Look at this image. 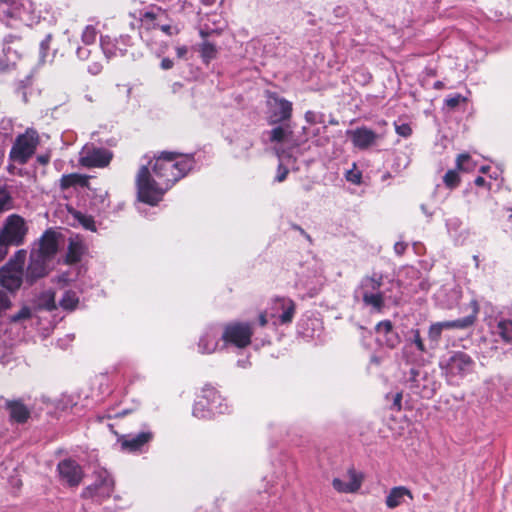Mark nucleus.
<instances>
[{"label": "nucleus", "mask_w": 512, "mask_h": 512, "mask_svg": "<svg viewBox=\"0 0 512 512\" xmlns=\"http://www.w3.org/2000/svg\"><path fill=\"white\" fill-rule=\"evenodd\" d=\"M26 233L27 227L24 219L18 215H10L0 232V236L2 241L19 246L23 243Z\"/></svg>", "instance_id": "nucleus-10"}, {"label": "nucleus", "mask_w": 512, "mask_h": 512, "mask_svg": "<svg viewBox=\"0 0 512 512\" xmlns=\"http://www.w3.org/2000/svg\"><path fill=\"white\" fill-rule=\"evenodd\" d=\"M175 50L178 58H185L186 54L188 53V48L185 45L177 46Z\"/></svg>", "instance_id": "nucleus-54"}, {"label": "nucleus", "mask_w": 512, "mask_h": 512, "mask_svg": "<svg viewBox=\"0 0 512 512\" xmlns=\"http://www.w3.org/2000/svg\"><path fill=\"white\" fill-rule=\"evenodd\" d=\"M92 54L90 46H80L76 50V55L80 60H87Z\"/></svg>", "instance_id": "nucleus-46"}, {"label": "nucleus", "mask_w": 512, "mask_h": 512, "mask_svg": "<svg viewBox=\"0 0 512 512\" xmlns=\"http://www.w3.org/2000/svg\"><path fill=\"white\" fill-rule=\"evenodd\" d=\"M408 383L411 391L422 398L429 399L434 394L433 383L427 377V374L420 370L414 368L410 370Z\"/></svg>", "instance_id": "nucleus-12"}, {"label": "nucleus", "mask_w": 512, "mask_h": 512, "mask_svg": "<svg viewBox=\"0 0 512 512\" xmlns=\"http://www.w3.org/2000/svg\"><path fill=\"white\" fill-rule=\"evenodd\" d=\"M202 2H203L204 4H206V5H209V4L211 3V1H210V0H202Z\"/></svg>", "instance_id": "nucleus-64"}, {"label": "nucleus", "mask_w": 512, "mask_h": 512, "mask_svg": "<svg viewBox=\"0 0 512 512\" xmlns=\"http://www.w3.org/2000/svg\"><path fill=\"white\" fill-rule=\"evenodd\" d=\"M346 135L350 138L353 146L360 150H365L374 145L378 139V135L367 127L347 130Z\"/></svg>", "instance_id": "nucleus-16"}, {"label": "nucleus", "mask_w": 512, "mask_h": 512, "mask_svg": "<svg viewBox=\"0 0 512 512\" xmlns=\"http://www.w3.org/2000/svg\"><path fill=\"white\" fill-rule=\"evenodd\" d=\"M141 25L147 30L155 29L161 22L168 20L167 12L158 6H151L148 10L140 12Z\"/></svg>", "instance_id": "nucleus-21"}, {"label": "nucleus", "mask_w": 512, "mask_h": 512, "mask_svg": "<svg viewBox=\"0 0 512 512\" xmlns=\"http://www.w3.org/2000/svg\"><path fill=\"white\" fill-rule=\"evenodd\" d=\"M153 439L151 431H143L138 434L123 435L119 438L121 449L128 452H141L143 447Z\"/></svg>", "instance_id": "nucleus-15"}, {"label": "nucleus", "mask_w": 512, "mask_h": 512, "mask_svg": "<svg viewBox=\"0 0 512 512\" xmlns=\"http://www.w3.org/2000/svg\"><path fill=\"white\" fill-rule=\"evenodd\" d=\"M346 479L334 478L332 481L333 488L339 493H355L362 485V475L355 470L350 469L345 476Z\"/></svg>", "instance_id": "nucleus-18"}, {"label": "nucleus", "mask_w": 512, "mask_h": 512, "mask_svg": "<svg viewBox=\"0 0 512 512\" xmlns=\"http://www.w3.org/2000/svg\"><path fill=\"white\" fill-rule=\"evenodd\" d=\"M446 226L448 228V231H457L459 227L461 226V221L458 218H451L448 219L446 222Z\"/></svg>", "instance_id": "nucleus-48"}, {"label": "nucleus", "mask_w": 512, "mask_h": 512, "mask_svg": "<svg viewBox=\"0 0 512 512\" xmlns=\"http://www.w3.org/2000/svg\"><path fill=\"white\" fill-rule=\"evenodd\" d=\"M457 168L463 171H471L474 168L471 157L468 154H460L456 161Z\"/></svg>", "instance_id": "nucleus-39"}, {"label": "nucleus", "mask_w": 512, "mask_h": 512, "mask_svg": "<svg viewBox=\"0 0 512 512\" xmlns=\"http://www.w3.org/2000/svg\"><path fill=\"white\" fill-rule=\"evenodd\" d=\"M361 172L356 169H351L347 171L346 173V179L347 181L353 183V184H359L361 182Z\"/></svg>", "instance_id": "nucleus-45"}, {"label": "nucleus", "mask_w": 512, "mask_h": 512, "mask_svg": "<svg viewBox=\"0 0 512 512\" xmlns=\"http://www.w3.org/2000/svg\"><path fill=\"white\" fill-rule=\"evenodd\" d=\"M443 181L448 188H455L459 182V175L455 170H449L443 177Z\"/></svg>", "instance_id": "nucleus-40"}, {"label": "nucleus", "mask_w": 512, "mask_h": 512, "mask_svg": "<svg viewBox=\"0 0 512 512\" xmlns=\"http://www.w3.org/2000/svg\"><path fill=\"white\" fill-rule=\"evenodd\" d=\"M268 134L271 142L283 143L288 140L291 135V131L288 127L277 126L269 131Z\"/></svg>", "instance_id": "nucleus-33"}, {"label": "nucleus", "mask_w": 512, "mask_h": 512, "mask_svg": "<svg viewBox=\"0 0 512 512\" xmlns=\"http://www.w3.org/2000/svg\"><path fill=\"white\" fill-rule=\"evenodd\" d=\"M58 249L57 235L54 231H46L39 240L37 249H33L32 253H38L43 258L51 260Z\"/></svg>", "instance_id": "nucleus-22"}, {"label": "nucleus", "mask_w": 512, "mask_h": 512, "mask_svg": "<svg viewBox=\"0 0 512 512\" xmlns=\"http://www.w3.org/2000/svg\"><path fill=\"white\" fill-rule=\"evenodd\" d=\"M324 114L323 113H319V112H315V111H307L305 113V120L309 123V124H316V123H324Z\"/></svg>", "instance_id": "nucleus-41"}, {"label": "nucleus", "mask_w": 512, "mask_h": 512, "mask_svg": "<svg viewBox=\"0 0 512 512\" xmlns=\"http://www.w3.org/2000/svg\"><path fill=\"white\" fill-rule=\"evenodd\" d=\"M471 306H472V314H470L466 317L460 318V319H456V320H452V321H445L446 330L466 329L468 327H471L475 323L476 315L478 314V311H479V305L476 300H472Z\"/></svg>", "instance_id": "nucleus-28"}, {"label": "nucleus", "mask_w": 512, "mask_h": 512, "mask_svg": "<svg viewBox=\"0 0 512 512\" xmlns=\"http://www.w3.org/2000/svg\"><path fill=\"white\" fill-rule=\"evenodd\" d=\"M128 40V36H121L119 39H112L109 36H101L100 47L105 57L107 59H111L118 55L122 56L125 54Z\"/></svg>", "instance_id": "nucleus-19"}, {"label": "nucleus", "mask_w": 512, "mask_h": 512, "mask_svg": "<svg viewBox=\"0 0 512 512\" xmlns=\"http://www.w3.org/2000/svg\"><path fill=\"white\" fill-rule=\"evenodd\" d=\"M27 252L18 250L13 258L0 269V285L5 288L9 295L14 294L23 282V267L26 261Z\"/></svg>", "instance_id": "nucleus-3"}, {"label": "nucleus", "mask_w": 512, "mask_h": 512, "mask_svg": "<svg viewBox=\"0 0 512 512\" xmlns=\"http://www.w3.org/2000/svg\"><path fill=\"white\" fill-rule=\"evenodd\" d=\"M37 160L42 165H46L50 161V156L48 154H46V155H38Z\"/></svg>", "instance_id": "nucleus-57"}, {"label": "nucleus", "mask_w": 512, "mask_h": 512, "mask_svg": "<svg viewBox=\"0 0 512 512\" xmlns=\"http://www.w3.org/2000/svg\"><path fill=\"white\" fill-rule=\"evenodd\" d=\"M7 408L12 420L18 423H24L30 416L29 409L20 401L7 402Z\"/></svg>", "instance_id": "nucleus-29"}, {"label": "nucleus", "mask_w": 512, "mask_h": 512, "mask_svg": "<svg viewBox=\"0 0 512 512\" xmlns=\"http://www.w3.org/2000/svg\"><path fill=\"white\" fill-rule=\"evenodd\" d=\"M38 306L48 311L54 310L56 308L55 293L50 290L41 293L38 297Z\"/></svg>", "instance_id": "nucleus-34"}, {"label": "nucleus", "mask_w": 512, "mask_h": 512, "mask_svg": "<svg viewBox=\"0 0 512 512\" xmlns=\"http://www.w3.org/2000/svg\"><path fill=\"white\" fill-rule=\"evenodd\" d=\"M83 254V246L80 242L71 241L68 246L66 262L74 264L80 261Z\"/></svg>", "instance_id": "nucleus-32"}, {"label": "nucleus", "mask_w": 512, "mask_h": 512, "mask_svg": "<svg viewBox=\"0 0 512 512\" xmlns=\"http://www.w3.org/2000/svg\"><path fill=\"white\" fill-rule=\"evenodd\" d=\"M407 248V244L404 242H396L394 245V251L397 255H403Z\"/></svg>", "instance_id": "nucleus-52"}, {"label": "nucleus", "mask_w": 512, "mask_h": 512, "mask_svg": "<svg viewBox=\"0 0 512 512\" xmlns=\"http://www.w3.org/2000/svg\"><path fill=\"white\" fill-rule=\"evenodd\" d=\"M200 52H201V57L203 58V61L206 63H209L217 55V49H216L215 45L210 42H204L201 45Z\"/></svg>", "instance_id": "nucleus-37"}, {"label": "nucleus", "mask_w": 512, "mask_h": 512, "mask_svg": "<svg viewBox=\"0 0 512 512\" xmlns=\"http://www.w3.org/2000/svg\"><path fill=\"white\" fill-rule=\"evenodd\" d=\"M406 498L413 499L412 492L405 486H396L391 488L387 497L386 505L390 509H394L406 502Z\"/></svg>", "instance_id": "nucleus-26"}, {"label": "nucleus", "mask_w": 512, "mask_h": 512, "mask_svg": "<svg viewBox=\"0 0 512 512\" xmlns=\"http://www.w3.org/2000/svg\"><path fill=\"white\" fill-rule=\"evenodd\" d=\"M492 334L499 336L505 343H512V320L496 317L488 322Z\"/></svg>", "instance_id": "nucleus-23"}, {"label": "nucleus", "mask_w": 512, "mask_h": 512, "mask_svg": "<svg viewBox=\"0 0 512 512\" xmlns=\"http://www.w3.org/2000/svg\"><path fill=\"white\" fill-rule=\"evenodd\" d=\"M396 133L404 138H408L412 134V128L408 123H395Z\"/></svg>", "instance_id": "nucleus-44"}, {"label": "nucleus", "mask_w": 512, "mask_h": 512, "mask_svg": "<svg viewBox=\"0 0 512 512\" xmlns=\"http://www.w3.org/2000/svg\"><path fill=\"white\" fill-rule=\"evenodd\" d=\"M268 318H269V315H268V309L260 314L259 316V323L261 326H265L267 323H268Z\"/></svg>", "instance_id": "nucleus-56"}, {"label": "nucleus", "mask_w": 512, "mask_h": 512, "mask_svg": "<svg viewBox=\"0 0 512 512\" xmlns=\"http://www.w3.org/2000/svg\"><path fill=\"white\" fill-rule=\"evenodd\" d=\"M205 397H207L212 416L216 414H224L229 411L226 400L218 393V391L210 386L205 387Z\"/></svg>", "instance_id": "nucleus-25"}, {"label": "nucleus", "mask_w": 512, "mask_h": 512, "mask_svg": "<svg viewBox=\"0 0 512 512\" xmlns=\"http://www.w3.org/2000/svg\"><path fill=\"white\" fill-rule=\"evenodd\" d=\"M222 332V340L225 344H233L238 348H244L251 342L253 334L249 323L234 322L227 324Z\"/></svg>", "instance_id": "nucleus-6"}, {"label": "nucleus", "mask_w": 512, "mask_h": 512, "mask_svg": "<svg viewBox=\"0 0 512 512\" xmlns=\"http://www.w3.org/2000/svg\"><path fill=\"white\" fill-rule=\"evenodd\" d=\"M194 165L195 161L192 155L162 152L155 158L154 176L145 165L139 169L136 178L139 200L149 205H156L162 199L163 194L185 177Z\"/></svg>", "instance_id": "nucleus-1"}, {"label": "nucleus", "mask_w": 512, "mask_h": 512, "mask_svg": "<svg viewBox=\"0 0 512 512\" xmlns=\"http://www.w3.org/2000/svg\"><path fill=\"white\" fill-rule=\"evenodd\" d=\"M167 20H164L160 23V25L157 26L163 33H165L168 36L177 35L180 30L176 25H171L166 22Z\"/></svg>", "instance_id": "nucleus-42"}, {"label": "nucleus", "mask_w": 512, "mask_h": 512, "mask_svg": "<svg viewBox=\"0 0 512 512\" xmlns=\"http://www.w3.org/2000/svg\"><path fill=\"white\" fill-rule=\"evenodd\" d=\"M220 339H222V332L219 327H207L199 338L198 351L201 354H212L216 352L219 347Z\"/></svg>", "instance_id": "nucleus-14"}, {"label": "nucleus", "mask_w": 512, "mask_h": 512, "mask_svg": "<svg viewBox=\"0 0 512 512\" xmlns=\"http://www.w3.org/2000/svg\"><path fill=\"white\" fill-rule=\"evenodd\" d=\"M444 330H446L445 321L436 322L430 325L428 329V339L431 343V349H434L438 345V342L441 339V335Z\"/></svg>", "instance_id": "nucleus-31"}, {"label": "nucleus", "mask_w": 512, "mask_h": 512, "mask_svg": "<svg viewBox=\"0 0 512 512\" xmlns=\"http://www.w3.org/2000/svg\"><path fill=\"white\" fill-rule=\"evenodd\" d=\"M269 318L274 325H285L292 322L295 314V303L290 298L277 297L270 303Z\"/></svg>", "instance_id": "nucleus-7"}, {"label": "nucleus", "mask_w": 512, "mask_h": 512, "mask_svg": "<svg viewBox=\"0 0 512 512\" xmlns=\"http://www.w3.org/2000/svg\"><path fill=\"white\" fill-rule=\"evenodd\" d=\"M194 417L199 419H208L212 417V412L207 397H205V388L202 390V395L195 402L192 410Z\"/></svg>", "instance_id": "nucleus-30"}, {"label": "nucleus", "mask_w": 512, "mask_h": 512, "mask_svg": "<svg viewBox=\"0 0 512 512\" xmlns=\"http://www.w3.org/2000/svg\"><path fill=\"white\" fill-rule=\"evenodd\" d=\"M99 197L102 203V208H106L109 205V203L105 204L107 193L105 192L103 195H100Z\"/></svg>", "instance_id": "nucleus-60"}, {"label": "nucleus", "mask_w": 512, "mask_h": 512, "mask_svg": "<svg viewBox=\"0 0 512 512\" xmlns=\"http://www.w3.org/2000/svg\"><path fill=\"white\" fill-rule=\"evenodd\" d=\"M97 36H98L97 28L93 25H87L84 28L82 35H81L82 43L85 46H91V45L95 46Z\"/></svg>", "instance_id": "nucleus-36"}, {"label": "nucleus", "mask_w": 512, "mask_h": 512, "mask_svg": "<svg viewBox=\"0 0 512 512\" xmlns=\"http://www.w3.org/2000/svg\"><path fill=\"white\" fill-rule=\"evenodd\" d=\"M50 260L43 258L38 253H30V260L25 272V281L33 284L38 279L44 277L48 273V262Z\"/></svg>", "instance_id": "nucleus-13"}, {"label": "nucleus", "mask_w": 512, "mask_h": 512, "mask_svg": "<svg viewBox=\"0 0 512 512\" xmlns=\"http://www.w3.org/2000/svg\"><path fill=\"white\" fill-rule=\"evenodd\" d=\"M401 401H402V394H401V393H397V394L394 396V400H393V406H394L397 410H400V409H401Z\"/></svg>", "instance_id": "nucleus-55"}, {"label": "nucleus", "mask_w": 512, "mask_h": 512, "mask_svg": "<svg viewBox=\"0 0 512 512\" xmlns=\"http://www.w3.org/2000/svg\"><path fill=\"white\" fill-rule=\"evenodd\" d=\"M288 175V169L284 167L282 164L278 166L277 175H276V181L282 182L286 179Z\"/></svg>", "instance_id": "nucleus-50"}, {"label": "nucleus", "mask_w": 512, "mask_h": 512, "mask_svg": "<svg viewBox=\"0 0 512 512\" xmlns=\"http://www.w3.org/2000/svg\"><path fill=\"white\" fill-rule=\"evenodd\" d=\"M442 374L450 384H456L459 380L474 373L476 361L474 358L461 350L448 352L439 362Z\"/></svg>", "instance_id": "nucleus-2"}, {"label": "nucleus", "mask_w": 512, "mask_h": 512, "mask_svg": "<svg viewBox=\"0 0 512 512\" xmlns=\"http://www.w3.org/2000/svg\"><path fill=\"white\" fill-rule=\"evenodd\" d=\"M38 144V134L34 130H27L19 135L13 144L10 157L20 164H24L34 154Z\"/></svg>", "instance_id": "nucleus-5"}, {"label": "nucleus", "mask_w": 512, "mask_h": 512, "mask_svg": "<svg viewBox=\"0 0 512 512\" xmlns=\"http://www.w3.org/2000/svg\"><path fill=\"white\" fill-rule=\"evenodd\" d=\"M173 65L174 63L170 58H163L160 64L163 70H169L173 67Z\"/></svg>", "instance_id": "nucleus-53"}, {"label": "nucleus", "mask_w": 512, "mask_h": 512, "mask_svg": "<svg viewBox=\"0 0 512 512\" xmlns=\"http://www.w3.org/2000/svg\"><path fill=\"white\" fill-rule=\"evenodd\" d=\"M441 85H442V83H441V82H439V81L435 83V87H436V88H439Z\"/></svg>", "instance_id": "nucleus-63"}, {"label": "nucleus", "mask_w": 512, "mask_h": 512, "mask_svg": "<svg viewBox=\"0 0 512 512\" xmlns=\"http://www.w3.org/2000/svg\"><path fill=\"white\" fill-rule=\"evenodd\" d=\"M488 169H489V168H488L487 166H482V167H481V169H480V171H481L482 173H486Z\"/></svg>", "instance_id": "nucleus-61"}, {"label": "nucleus", "mask_w": 512, "mask_h": 512, "mask_svg": "<svg viewBox=\"0 0 512 512\" xmlns=\"http://www.w3.org/2000/svg\"><path fill=\"white\" fill-rule=\"evenodd\" d=\"M12 307V299L8 292L0 289V320L6 312ZM9 346L4 335L0 334V361L5 362L9 354Z\"/></svg>", "instance_id": "nucleus-24"}, {"label": "nucleus", "mask_w": 512, "mask_h": 512, "mask_svg": "<svg viewBox=\"0 0 512 512\" xmlns=\"http://www.w3.org/2000/svg\"><path fill=\"white\" fill-rule=\"evenodd\" d=\"M32 311L28 306H23L17 313L9 316V321L12 323H18L30 319Z\"/></svg>", "instance_id": "nucleus-38"}, {"label": "nucleus", "mask_w": 512, "mask_h": 512, "mask_svg": "<svg viewBox=\"0 0 512 512\" xmlns=\"http://www.w3.org/2000/svg\"><path fill=\"white\" fill-rule=\"evenodd\" d=\"M79 221L81 222V224L86 229H90V230H94L95 229L94 220L91 217H87V216L81 215L79 217Z\"/></svg>", "instance_id": "nucleus-49"}, {"label": "nucleus", "mask_w": 512, "mask_h": 512, "mask_svg": "<svg viewBox=\"0 0 512 512\" xmlns=\"http://www.w3.org/2000/svg\"><path fill=\"white\" fill-rule=\"evenodd\" d=\"M474 182L477 186H484L486 184V180L482 176H478Z\"/></svg>", "instance_id": "nucleus-59"}, {"label": "nucleus", "mask_w": 512, "mask_h": 512, "mask_svg": "<svg viewBox=\"0 0 512 512\" xmlns=\"http://www.w3.org/2000/svg\"><path fill=\"white\" fill-rule=\"evenodd\" d=\"M79 303V298L77 293L71 290L65 291L61 300L60 306L66 310H73L77 307Z\"/></svg>", "instance_id": "nucleus-35"}, {"label": "nucleus", "mask_w": 512, "mask_h": 512, "mask_svg": "<svg viewBox=\"0 0 512 512\" xmlns=\"http://www.w3.org/2000/svg\"><path fill=\"white\" fill-rule=\"evenodd\" d=\"M466 98L461 94H454L445 99V104L451 108H456L460 103L465 102Z\"/></svg>", "instance_id": "nucleus-43"}, {"label": "nucleus", "mask_w": 512, "mask_h": 512, "mask_svg": "<svg viewBox=\"0 0 512 512\" xmlns=\"http://www.w3.org/2000/svg\"><path fill=\"white\" fill-rule=\"evenodd\" d=\"M9 201L10 197L7 192L3 189H0V212L8 208Z\"/></svg>", "instance_id": "nucleus-47"}, {"label": "nucleus", "mask_w": 512, "mask_h": 512, "mask_svg": "<svg viewBox=\"0 0 512 512\" xmlns=\"http://www.w3.org/2000/svg\"><path fill=\"white\" fill-rule=\"evenodd\" d=\"M411 345H415L416 349L419 351L420 354L426 353L428 351V348L424 344V341L420 335L419 329H411L409 331L407 343L404 345L402 349V355L407 362L413 361L409 356V350L411 348Z\"/></svg>", "instance_id": "nucleus-27"}, {"label": "nucleus", "mask_w": 512, "mask_h": 512, "mask_svg": "<svg viewBox=\"0 0 512 512\" xmlns=\"http://www.w3.org/2000/svg\"><path fill=\"white\" fill-rule=\"evenodd\" d=\"M102 71V65L99 62H93L88 66V72L92 75H98Z\"/></svg>", "instance_id": "nucleus-51"}, {"label": "nucleus", "mask_w": 512, "mask_h": 512, "mask_svg": "<svg viewBox=\"0 0 512 512\" xmlns=\"http://www.w3.org/2000/svg\"><path fill=\"white\" fill-rule=\"evenodd\" d=\"M375 331L377 340L390 349L396 348L401 342V338L390 320L379 322L375 327Z\"/></svg>", "instance_id": "nucleus-17"}, {"label": "nucleus", "mask_w": 512, "mask_h": 512, "mask_svg": "<svg viewBox=\"0 0 512 512\" xmlns=\"http://www.w3.org/2000/svg\"><path fill=\"white\" fill-rule=\"evenodd\" d=\"M371 361L376 363V364H379V360H378L377 357H372Z\"/></svg>", "instance_id": "nucleus-62"}, {"label": "nucleus", "mask_w": 512, "mask_h": 512, "mask_svg": "<svg viewBox=\"0 0 512 512\" xmlns=\"http://www.w3.org/2000/svg\"><path fill=\"white\" fill-rule=\"evenodd\" d=\"M50 39H51V36H50V35H48V36L46 37V39H45V40H43V41L41 42V45H40V46H41V49H42V50H46V49H48Z\"/></svg>", "instance_id": "nucleus-58"}, {"label": "nucleus", "mask_w": 512, "mask_h": 512, "mask_svg": "<svg viewBox=\"0 0 512 512\" xmlns=\"http://www.w3.org/2000/svg\"><path fill=\"white\" fill-rule=\"evenodd\" d=\"M271 123H278L291 117L292 103L284 98L273 96L269 100Z\"/></svg>", "instance_id": "nucleus-20"}, {"label": "nucleus", "mask_w": 512, "mask_h": 512, "mask_svg": "<svg viewBox=\"0 0 512 512\" xmlns=\"http://www.w3.org/2000/svg\"><path fill=\"white\" fill-rule=\"evenodd\" d=\"M382 281V274L373 273L371 276H365L359 286L363 303L374 312H381L385 306L384 293L380 290Z\"/></svg>", "instance_id": "nucleus-4"}, {"label": "nucleus", "mask_w": 512, "mask_h": 512, "mask_svg": "<svg viewBox=\"0 0 512 512\" xmlns=\"http://www.w3.org/2000/svg\"><path fill=\"white\" fill-rule=\"evenodd\" d=\"M113 490V480L110 474L100 469L95 471V482L82 491L83 498H92L98 501L110 496Z\"/></svg>", "instance_id": "nucleus-8"}, {"label": "nucleus", "mask_w": 512, "mask_h": 512, "mask_svg": "<svg viewBox=\"0 0 512 512\" xmlns=\"http://www.w3.org/2000/svg\"><path fill=\"white\" fill-rule=\"evenodd\" d=\"M113 153L105 148L84 146L79 154V163L86 168H103L109 165Z\"/></svg>", "instance_id": "nucleus-9"}, {"label": "nucleus", "mask_w": 512, "mask_h": 512, "mask_svg": "<svg viewBox=\"0 0 512 512\" xmlns=\"http://www.w3.org/2000/svg\"><path fill=\"white\" fill-rule=\"evenodd\" d=\"M57 471L61 481L70 487L78 486L83 479L82 467L72 459H64L57 465Z\"/></svg>", "instance_id": "nucleus-11"}]
</instances>
